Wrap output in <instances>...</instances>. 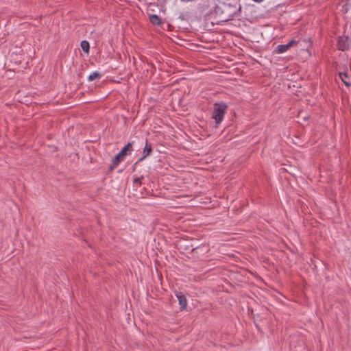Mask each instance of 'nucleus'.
Wrapping results in <instances>:
<instances>
[{
    "label": "nucleus",
    "mask_w": 351,
    "mask_h": 351,
    "mask_svg": "<svg viewBox=\"0 0 351 351\" xmlns=\"http://www.w3.org/2000/svg\"><path fill=\"white\" fill-rule=\"evenodd\" d=\"M134 183L138 185L141 184V179L139 178H136L134 179Z\"/></svg>",
    "instance_id": "nucleus-13"
},
{
    "label": "nucleus",
    "mask_w": 351,
    "mask_h": 351,
    "mask_svg": "<svg viewBox=\"0 0 351 351\" xmlns=\"http://www.w3.org/2000/svg\"><path fill=\"white\" fill-rule=\"evenodd\" d=\"M350 45V40L348 36H339L337 40V47L339 50L346 51L348 50Z\"/></svg>",
    "instance_id": "nucleus-5"
},
{
    "label": "nucleus",
    "mask_w": 351,
    "mask_h": 351,
    "mask_svg": "<svg viewBox=\"0 0 351 351\" xmlns=\"http://www.w3.org/2000/svg\"><path fill=\"white\" fill-rule=\"evenodd\" d=\"M149 21L153 25H160L162 24L161 19L156 14H152L149 16Z\"/></svg>",
    "instance_id": "nucleus-9"
},
{
    "label": "nucleus",
    "mask_w": 351,
    "mask_h": 351,
    "mask_svg": "<svg viewBox=\"0 0 351 351\" xmlns=\"http://www.w3.org/2000/svg\"><path fill=\"white\" fill-rule=\"evenodd\" d=\"M152 152V146L150 143L147 141H145V147L143 150V156L139 158L138 162H141L145 160L147 157L151 155Z\"/></svg>",
    "instance_id": "nucleus-7"
},
{
    "label": "nucleus",
    "mask_w": 351,
    "mask_h": 351,
    "mask_svg": "<svg viewBox=\"0 0 351 351\" xmlns=\"http://www.w3.org/2000/svg\"><path fill=\"white\" fill-rule=\"evenodd\" d=\"M339 77L341 78V81L343 82V83L346 86L348 87V86H350V80H349V77H348V74L346 73H339Z\"/></svg>",
    "instance_id": "nucleus-10"
},
{
    "label": "nucleus",
    "mask_w": 351,
    "mask_h": 351,
    "mask_svg": "<svg viewBox=\"0 0 351 351\" xmlns=\"http://www.w3.org/2000/svg\"><path fill=\"white\" fill-rule=\"evenodd\" d=\"M217 7V0H200L199 3V9L206 14H215Z\"/></svg>",
    "instance_id": "nucleus-4"
},
{
    "label": "nucleus",
    "mask_w": 351,
    "mask_h": 351,
    "mask_svg": "<svg viewBox=\"0 0 351 351\" xmlns=\"http://www.w3.org/2000/svg\"><path fill=\"white\" fill-rule=\"evenodd\" d=\"M81 47L84 52L88 53L90 48L89 43L86 40H82L81 42Z\"/></svg>",
    "instance_id": "nucleus-12"
},
{
    "label": "nucleus",
    "mask_w": 351,
    "mask_h": 351,
    "mask_svg": "<svg viewBox=\"0 0 351 351\" xmlns=\"http://www.w3.org/2000/svg\"><path fill=\"white\" fill-rule=\"evenodd\" d=\"M132 152V143H128L117 154L112 160V165L110 168L111 170L116 168L119 163L123 161L125 157V156L130 155Z\"/></svg>",
    "instance_id": "nucleus-2"
},
{
    "label": "nucleus",
    "mask_w": 351,
    "mask_h": 351,
    "mask_svg": "<svg viewBox=\"0 0 351 351\" xmlns=\"http://www.w3.org/2000/svg\"><path fill=\"white\" fill-rule=\"evenodd\" d=\"M176 295L178 300V302L180 306V308L181 309L185 308L187 305V301H186V297L184 296V295L183 293H182L181 292H179V293H177L176 294Z\"/></svg>",
    "instance_id": "nucleus-8"
},
{
    "label": "nucleus",
    "mask_w": 351,
    "mask_h": 351,
    "mask_svg": "<svg viewBox=\"0 0 351 351\" xmlns=\"http://www.w3.org/2000/svg\"><path fill=\"white\" fill-rule=\"evenodd\" d=\"M228 106L223 103H215L214 104L212 117L215 119L217 125H219L223 119Z\"/></svg>",
    "instance_id": "nucleus-3"
},
{
    "label": "nucleus",
    "mask_w": 351,
    "mask_h": 351,
    "mask_svg": "<svg viewBox=\"0 0 351 351\" xmlns=\"http://www.w3.org/2000/svg\"><path fill=\"white\" fill-rule=\"evenodd\" d=\"M241 10V5L239 3H223L217 8L216 16L220 22H227L237 17Z\"/></svg>",
    "instance_id": "nucleus-1"
},
{
    "label": "nucleus",
    "mask_w": 351,
    "mask_h": 351,
    "mask_svg": "<svg viewBox=\"0 0 351 351\" xmlns=\"http://www.w3.org/2000/svg\"><path fill=\"white\" fill-rule=\"evenodd\" d=\"M297 41L295 40H290L287 44L279 45L276 47L275 52L276 53H282L288 51L292 46L295 45Z\"/></svg>",
    "instance_id": "nucleus-6"
},
{
    "label": "nucleus",
    "mask_w": 351,
    "mask_h": 351,
    "mask_svg": "<svg viewBox=\"0 0 351 351\" xmlns=\"http://www.w3.org/2000/svg\"><path fill=\"white\" fill-rule=\"evenodd\" d=\"M101 77V75L98 71H94L93 73H90L88 76V80L89 81H93L95 80L100 79Z\"/></svg>",
    "instance_id": "nucleus-11"
}]
</instances>
